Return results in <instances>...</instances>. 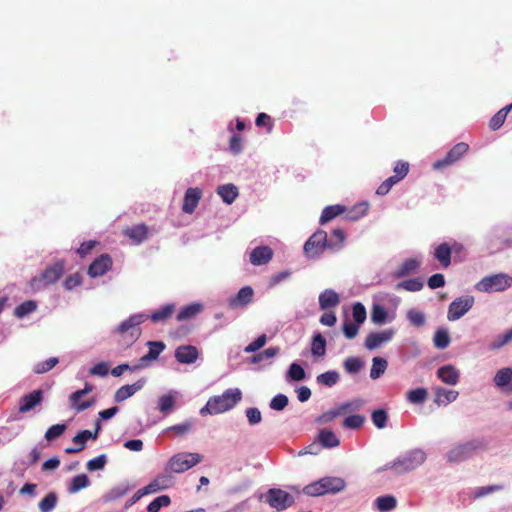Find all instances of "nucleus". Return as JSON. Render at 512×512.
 I'll return each mask as SVG.
<instances>
[{
    "label": "nucleus",
    "mask_w": 512,
    "mask_h": 512,
    "mask_svg": "<svg viewBox=\"0 0 512 512\" xmlns=\"http://www.w3.org/2000/svg\"><path fill=\"white\" fill-rule=\"evenodd\" d=\"M242 400V392L239 388H229L221 395L212 396L206 405L200 409L201 415H216L234 408Z\"/></svg>",
    "instance_id": "nucleus-1"
},
{
    "label": "nucleus",
    "mask_w": 512,
    "mask_h": 512,
    "mask_svg": "<svg viewBox=\"0 0 512 512\" xmlns=\"http://www.w3.org/2000/svg\"><path fill=\"white\" fill-rule=\"evenodd\" d=\"M147 319L144 314H134L120 323L115 333L119 336L118 343L123 347H130L138 340L141 330L138 327Z\"/></svg>",
    "instance_id": "nucleus-2"
},
{
    "label": "nucleus",
    "mask_w": 512,
    "mask_h": 512,
    "mask_svg": "<svg viewBox=\"0 0 512 512\" xmlns=\"http://www.w3.org/2000/svg\"><path fill=\"white\" fill-rule=\"evenodd\" d=\"M65 262L58 260L52 265L47 266L40 275L33 277L29 281V286L33 292H39L49 285L56 283L64 274Z\"/></svg>",
    "instance_id": "nucleus-3"
},
{
    "label": "nucleus",
    "mask_w": 512,
    "mask_h": 512,
    "mask_svg": "<svg viewBox=\"0 0 512 512\" xmlns=\"http://www.w3.org/2000/svg\"><path fill=\"white\" fill-rule=\"evenodd\" d=\"M486 447L487 442L484 439H473L465 443H460L448 451L447 459L449 462L453 463L462 462L485 450Z\"/></svg>",
    "instance_id": "nucleus-4"
},
{
    "label": "nucleus",
    "mask_w": 512,
    "mask_h": 512,
    "mask_svg": "<svg viewBox=\"0 0 512 512\" xmlns=\"http://www.w3.org/2000/svg\"><path fill=\"white\" fill-rule=\"evenodd\" d=\"M425 459V453L420 449H415L398 458L391 464L386 465V469H394L396 473L399 474L406 473L422 465Z\"/></svg>",
    "instance_id": "nucleus-5"
},
{
    "label": "nucleus",
    "mask_w": 512,
    "mask_h": 512,
    "mask_svg": "<svg viewBox=\"0 0 512 512\" xmlns=\"http://www.w3.org/2000/svg\"><path fill=\"white\" fill-rule=\"evenodd\" d=\"M203 456L199 453L181 452L173 455L166 464L172 473H183L199 464Z\"/></svg>",
    "instance_id": "nucleus-6"
},
{
    "label": "nucleus",
    "mask_w": 512,
    "mask_h": 512,
    "mask_svg": "<svg viewBox=\"0 0 512 512\" xmlns=\"http://www.w3.org/2000/svg\"><path fill=\"white\" fill-rule=\"evenodd\" d=\"M332 241H328L324 230H317L304 244V253L309 258L319 257L326 248H334Z\"/></svg>",
    "instance_id": "nucleus-7"
},
{
    "label": "nucleus",
    "mask_w": 512,
    "mask_h": 512,
    "mask_svg": "<svg viewBox=\"0 0 512 512\" xmlns=\"http://www.w3.org/2000/svg\"><path fill=\"white\" fill-rule=\"evenodd\" d=\"M512 278L504 273L484 277L477 283L476 288L482 292H499L509 288Z\"/></svg>",
    "instance_id": "nucleus-8"
},
{
    "label": "nucleus",
    "mask_w": 512,
    "mask_h": 512,
    "mask_svg": "<svg viewBox=\"0 0 512 512\" xmlns=\"http://www.w3.org/2000/svg\"><path fill=\"white\" fill-rule=\"evenodd\" d=\"M469 150V145L465 142H459L454 145L447 154L432 165L434 170H443L448 166L459 161Z\"/></svg>",
    "instance_id": "nucleus-9"
},
{
    "label": "nucleus",
    "mask_w": 512,
    "mask_h": 512,
    "mask_svg": "<svg viewBox=\"0 0 512 512\" xmlns=\"http://www.w3.org/2000/svg\"><path fill=\"white\" fill-rule=\"evenodd\" d=\"M266 502L272 508L281 511L290 507L294 503V498L282 489L272 488L266 494Z\"/></svg>",
    "instance_id": "nucleus-10"
},
{
    "label": "nucleus",
    "mask_w": 512,
    "mask_h": 512,
    "mask_svg": "<svg viewBox=\"0 0 512 512\" xmlns=\"http://www.w3.org/2000/svg\"><path fill=\"white\" fill-rule=\"evenodd\" d=\"M474 297L473 296H462L456 298L452 301L448 307L447 318L450 321H455L460 319L463 315H465L473 306Z\"/></svg>",
    "instance_id": "nucleus-11"
},
{
    "label": "nucleus",
    "mask_w": 512,
    "mask_h": 512,
    "mask_svg": "<svg viewBox=\"0 0 512 512\" xmlns=\"http://www.w3.org/2000/svg\"><path fill=\"white\" fill-rule=\"evenodd\" d=\"M112 264V258L109 254H101L90 264L87 273L92 278L102 276L111 269Z\"/></svg>",
    "instance_id": "nucleus-12"
},
{
    "label": "nucleus",
    "mask_w": 512,
    "mask_h": 512,
    "mask_svg": "<svg viewBox=\"0 0 512 512\" xmlns=\"http://www.w3.org/2000/svg\"><path fill=\"white\" fill-rule=\"evenodd\" d=\"M175 484L173 473L165 467L164 473L156 476L148 485H146L150 493L166 490Z\"/></svg>",
    "instance_id": "nucleus-13"
},
{
    "label": "nucleus",
    "mask_w": 512,
    "mask_h": 512,
    "mask_svg": "<svg viewBox=\"0 0 512 512\" xmlns=\"http://www.w3.org/2000/svg\"><path fill=\"white\" fill-rule=\"evenodd\" d=\"M202 198V190L198 187H190L186 190L182 210L187 214H192Z\"/></svg>",
    "instance_id": "nucleus-14"
},
{
    "label": "nucleus",
    "mask_w": 512,
    "mask_h": 512,
    "mask_svg": "<svg viewBox=\"0 0 512 512\" xmlns=\"http://www.w3.org/2000/svg\"><path fill=\"white\" fill-rule=\"evenodd\" d=\"M393 329H387L381 332H372L365 339V347L368 350H374L383 343L390 341L394 336Z\"/></svg>",
    "instance_id": "nucleus-15"
},
{
    "label": "nucleus",
    "mask_w": 512,
    "mask_h": 512,
    "mask_svg": "<svg viewBox=\"0 0 512 512\" xmlns=\"http://www.w3.org/2000/svg\"><path fill=\"white\" fill-rule=\"evenodd\" d=\"M43 401V391L38 389L21 397L19 402V412L26 413L34 409Z\"/></svg>",
    "instance_id": "nucleus-16"
},
{
    "label": "nucleus",
    "mask_w": 512,
    "mask_h": 512,
    "mask_svg": "<svg viewBox=\"0 0 512 512\" xmlns=\"http://www.w3.org/2000/svg\"><path fill=\"white\" fill-rule=\"evenodd\" d=\"M254 290L250 286L242 287L238 293L228 300L231 308L245 307L253 301Z\"/></svg>",
    "instance_id": "nucleus-17"
},
{
    "label": "nucleus",
    "mask_w": 512,
    "mask_h": 512,
    "mask_svg": "<svg viewBox=\"0 0 512 512\" xmlns=\"http://www.w3.org/2000/svg\"><path fill=\"white\" fill-rule=\"evenodd\" d=\"M123 234L128 237L134 244H141L148 238L149 228L144 223L126 227Z\"/></svg>",
    "instance_id": "nucleus-18"
},
{
    "label": "nucleus",
    "mask_w": 512,
    "mask_h": 512,
    "mask_svg": "<svg viewBox=\"0 0 512 512\" xmlns=\"http://www.w3.org/2000/svg\"><path fill=\"white\" fill-rule=\"evenodd\" d=\"M145 383H146V380L143 378V379H139L138 381H136L135 383H133L131 385H124V386L120 387L115 392V395H114L115 402L121 403V402L125 401L126 399H128L129 397L133 396L137 391L141 390L144 387Z\"/></svg>",
    "instance_id": "nucleus-19"
},
{
    "label": "nucleus",
    "mask_w": 512,
    "mask_h": 512,
    "mask_svg": "<svg viewBox=\"0 0 512 512\" xmlns=\"http://www.w3.org/2000/svg\"><path fill=\"white\" fill-rule=\"evenodd\" d=\"M198 350L195 346L184 345L179 346L175 350V358L179 363L192 364L198 359Z\"/></svg>",
    "instance_id": "nucleus-20"
},
{
    "label": "nucleus",
    "mask_w": 512,
    "mask_h": 512,
    "mask_svg": "<svg viewBox=\"0 0 512 512\" xmlns=\"http://www.w3.org/2000/svg\"><path fill=\"white\" fill-rule=\"evenodd\" d=\"M273 257V250L269 246H259L250 253V262L255 266L267 264Z\"/></svg>",
    "instance_id": "nucleus-21"
},
{
    "label": "nucleus",
    "mask_w": 512,
    "mask_h": 512,
    "mask_svg": "<svg viewBox=\"0 0 512 512\" xmlns=\"http://www.w3.org/2000/svg\"><path fill=\"white\" fill-rule=\"evenodd\" d=\"M339 303V295L332 289H326L319 295V306L322 310L336 307Z\"/></svg>",
    "instance_id": "nucleus-22"
},
{
    "label": "nucleus",
    "mask_w": 512,
    "mask_h": 512,
    "mask_svg": "<svg viewBox=\"0 0 512 512\" xmlns=\"http://www.w3.org/2000/svg\"><path fill=\"white\" fill-rule=\"evenodd\" d=\"M437 376L448 385H456L459 381V372L452 365H446L439 368Z\"/></svg>",
    "instance_id": "nucleus-23"
},
{
    "label": "nucleus",
    "mask_w": 512,
    "mask_h": 512,
    "mask_svg": "<svg viewBox=\"0 0 512 512\" xmlns=\"http://www.w3.org/2000/svg\"><path fill=\"white\" fill-rule=\"evenodd\" d=\"M452 248L446 242L441 243L435 248L434 257L439 261L443 268H448L451 264Z\"/></svg>",
    "instance_id": "nucleus-24"
},
{
    "label": "nucleus",
    "mask_w": 512,
    "mask_h": 512,
    "mask_svg": "<svg viewBox=\"0 0 512 512\" xmlns=\"http://www.w3.org/2000/svg\"><path fill=\"white\" fill-rule=\"evenodd\" d=\"M216 191L226 204H232L239 195L238 188L231 183L218 186Z\"/></svg>",
    "instance_id": "nucleus-25"
},
{
    "label": "nucleus",
    "mask_w": 512,
    "mask_h": 512,
    "mask_svg": "<svg viewBox=\"0 0 512 512\" xmlns=\"http://www.w3.org/2000/svg\"><path fill=\"white\" fill-rule=\"evenodd\" d=\"M420 266V262L415 258H408L404 260L401 265L394 271L395 278H402L415 272Z\"/></svg>",
    "instance_id": "nucleus-26"
},
{
    "label": "nucleus",
    "mask_w": 512,
    "mask_h": 512,
    "mask_svg": "<svg viewBox=\"0 0 512 512\" xmlns=\"http://www.w3.org/2000/svg\"><path fill=\"white\" fill-rule=\"evenodd\" d=\"M323 485L324 493H337L345 488V481L338 477H325L320 479Z\"/></svg>",
    "instance_id": "nucleus-27"
},
{
    "label": "nucleus",
    "mask_w": 512,
    "mask_h": 512,
    "mask_svg": "<svg viewBox=\"0 0 512 512\" xmlns=\"http://www.w3.org/2000/svg\"><path fill=\"white\" fill-rule=\"evenodd\" d=\"M345 211L346 207L340 204L327 206L323 209L319 222L322 225L326 224Z\"/></svg>",
    "instance_id": "nucleus-28"
},
{
    "label": "nucleus",
    "mask_w": 512,
    "mask_h": 512,
    "mask_svg": "<svg viewBox=\"0 0 512 512\" xmlns=\"http://www.w3.org/2000/svg\"><path fill=\"white\" fill-rule=\"evenodd\" d=\"M149 351L146 355L140 358L141 364H145L148 361L156 360L160 353L165 349V344L161 341H149L148 343Z\"/></svg>",
    "instance_id": "nucleus-29"
},
{
    "label": "nucleus",
    "mask_w": 512,
    "mask_h": 512,
    "mask_svg": "<svg viewBox=\"0 0 512 512\" xmlns=\"http://www.w3.org/2000/svg\"><path fill=\"white\" fill-rule=\"evenodd\" d=\"M203 310L202 304L199 303H191L187 306H184L177 314L176 318L178 321H186L194 318L197 314H199Z\"/></svg>",
    "instance_id": "nucleus-30"
},
{
    "label": "nucleus",
    "mask_w": 512,
    "mask_h": 512,
    "mask_svg": "<svg viewBox=\"0 0 512 512\" xmlns=\"http://www.w3.org/2000/svg\"><path fill=\"white\" fill-rule=\"evenodd\" d=\"M458 397V392L455 390H448L445 388H438L435 392V402L438 405H447L455 401Z\"/></svg>",
    "instance_id": "nucleus-31"
},
{
    "label": "nucleus",
    "mask_w": 512,
    "mask_h": 512,
    "mask_svg": "<svg viewBox=\"0 0 512 512\" xmlns=\"http://www.w3.org/2000/svg\"><path fill=\"white\" fill-rule=\"evenodd\" d=\"M318 440L322 444V446L326 448L337 447L340 444V441L335 435V433L329 429H322L319 432Z\"/></svg>",
    "instance_id": "nucleus-32"
},
{
    "label": "nucleus",
    "mask_w": 512,
    "mask_h": 512,
    "mask_svg": "<svg viewBox=\"0 0 512 512\" xmlns=\"http://www.w3.org/2000/svg\"><path fill=\"white\" fill-rule=\"evenodd\" d=\"M175 306L173 304H167L160 309L154 311L151 313V315L146 316L147 318H150L152 322H163L169 319L173 312H174Z\"/></svg>",
    "instance_id": "nucleus-33"
},
{
    "label": "nucleus",
    "mask_w": 512,
    "mask_h": 512,
    "mask_svg": "<svg viewBox=\"0 0 512 512\" xmlns=\"http://www.w3.org/2000/svg\"><path fill=\"white\" fill-rule=\"evenodd\" d=\"M175 402V393L169 392L167 394H164L158 400V409L160 410L161 413L168 414L174 409Z\"/></svg>",
    "instance_id": "nucleus-34"
},
{
    "label": "nucleus",
    "mask_w": 512,
    "mask_h": 512,
    "mask_svg": "<svg viewBox=\"0 0 512 512\" xmlns=\"http://www.w3.org/2000/svg\"><path fill=\"white\" fill-rule=\"evenodd\" d=\"M37 307H38V305L35 300H26L23 303L16 306V308L14 310V316L19 319H22V318L26 317L27 315L36 311Z\"/></svg>",
    "instance_id": "nucleus-35"
},
{
    "label": "nucleus",
    "mask_w": 512,
    "mask_h": 512,
    "mask_svg": "<svg viewBox=\"0 0 512 512\" xmlns=\"http://www.w3.org/2000/svg\"><path fill=\"white\" fill-rule=\"evenodd\" d=\"M396 504V498L391 495L380 496L375 500V505L381 512L393 510L396 507Z\"/></svg>",
    "instance_id": "nucleus-36"
},
{
    "label": "nucleus",
    "mask_w": 512,
    "mask_h": 512,
    "mask_svg": "<svg viewBox=\"0 0 512 512\" xmlns=\"http://www.w3.org/2000/svg\"><path fill=\"white\" fill-rule=\"evenodd\" d=\"M311 352L314 356H324L326 353V340L322 334L317 333L314 335L312 344H311Z\"/></svg>",
    "instance_id": "nucleus-37"
},
{
    "label": "nucleus",
    "mask_w": 512,
    "mask_h": 512,
    "mask_svg": "<svg viewBox=\"0 0 512 512\" xmlns=\"http://www.w3.org/2000/svg\"><path fill=\"white\" fill-rule=\"evenodd\" d=\"M83 396H76L75 397V392L72 393L70 396H69V402H70V405L71 407L76 410L77 412H81V411H84L88 408H90L91 406L94 405L95 403V400L94 398H91V399H88V400H85V401H80V399L82 398Z\"/></svg>",
    "instance_id": "nucleus-38"
},
{
    "label": "nucleus",
    "mask_w": 512,
    "mask_h": 512,
    "mask_svg": "<svg viewBox=\"0 0 512 512\" xmlns=\"http://www.w3.org/2000/svg\"><path fill=\"white\" fill-rule=\"evenodd\" d=\"M387 361L381 357H374L372 360V367L370 370V377L372 379L379 378L382 374L385 373L387 369Z\"/></svg>",
    "instance_id": "nucleus-39"
},
{
    "label": "nucleus",
    "mask_w": 512,
    "mask_h": 512,
    "mask_svg": "<svg viewBox=\"0 0 512 512\" xmlns=\"http://www.w3.org/2000/svg\"><path fill=\"white\" fill-rule=\"evenodd\" d=\"M512 109V104L499 110L490 120L489 127L492 130H498L505 122L508 112Z\"/></svg>",
    "instance_id": "nucleus-40"
},
{
    "label": "nucleus",
    "mask_w": 512,
    "mask_h": 512,
    "mask_svg": "<svg viewBox=\"0 0 512 512\" xmlns=\"http://www.w3.org/2000/svg\"><path fill=\"white\" fill-rule=\"evenodd\" d=\"M512 380V368L506 367L500 369L495 377H494V383L498 387H505L508 386L509 383Z\"/></svg>",
    "instance_id": "nucleus-41"
},
{
    "label": "nucleus",
    "mask_w": 512,
    "mask_h": 512,
    "mask_svg": "<svg viewBox=\"0 0 512 512\" xmlns=\"http://www.w3.org/2000/svg\"><path fill=\"white\" fill-rule=\"evenodd\" d=\"M423 282L419 278L407 279L396 285V290H406L410 292L420 291L423 288Z\"/></svg>",
    "instance_id": "nucleus-42"
},
{
    "label": "nucleus",
    "mask_w": 512,
    "mask_h": 512,
    "mask_svg": "<svg viewBox=\"0 0 512 512\" xmlns=\"http://www.w3.org/2000/svg\"><path fill=\"white\" fill-rule=\"evenodd\" d=\"M58 502V497L55 492H49L40 502L39 510L41 512H51Z\"/></svg>",
    "instance_id": "nucleus-43"
},
{
    "label": "nucleus",
    "mask_w": 512,
    "mask_h": 512,
    "mask_svg": "<svg viewBox=\"0 0 512 512\" xmlns=\"http://www.w3.org/2000/svg\"><path fill=\"white\" fill-rule=\"evenodd\" d=\"M368 209V203H358L346 214V218L352 221H357L368 212Z\"/></svg>",
    "instance_id": "nucleus-44"
},
{
    "label": "nucleus",
    "mask_w": 512,
    "mask_h": 512,
    "mask_svg": "<svg viewBox=\"0 0 512 512\" xmlns=\"http://www.w3.org/2000/svg\"><path fill=\"white\" fill-rule=\"evenodd\" d=\"M339 381V373L336 371H327L317 376V382L332 387Z\"/></svg>",
    "instance_id": "nucleus-45"
},
{
    "label": "nucleus",
    "mask_w": 512,
    "mask_h": 512,
    "mask_svg": "<svg viewBox=\"0 0 512 512\" xmlns=\"http://www.w3.org/2000/svg\"><path fill=\"white\" fill-rule=\"evenodd\" d=\"M58 363H59V359L57 357H50L49 359H47L43 362L37 363L34 366L33 371L36 374H43V373H46V372H49L50 370H52Z\"/></svg>",
    "instance_id": "nucleus-46"
},
{
    "label": "nucleus",
    "mask_w": 512,
    "mask_h": 512,
    "mask_svg": "<svg viewBox=\"0 0 512 512\" xmlns=\"http://www.w3.org/2000/svg\"><path fill=\"white\" fill-rule=\"evenodd\" d=\"M372 422L378 429L387 426L388 413L384 409H376L371 414Z\"/></svg>",
    "instance_id": "nucleus-47"
},
{
    "label": "nucleus",
    "mask_w": 512,
    "mask_h": 512,
    "mask_svg": "<svg viewBox=\"0 0 512 512\" xmlns=\"http://www.w3.org/2000/svg\"><path fill=\"white\" fill-rule=\"evenodd\" d=\"M365 420L363 415H350L343 420L342 426L348 429H359L363 426Z\"/></svg>",
    "instance_id": "nucleus-48"
},
{
    "label": "nucleus",
    "mask_w": 512,
    "mask_h": 512,
    "mask_svg": "<svg viewBox=\"0 0 512 512\" xmlns=\"http://www.w3.org/2000/svg\"><path fill=\"white\" fill-rule=\"evenodd\" d=\"M88 485H89V479L86 474L77 475V476L73 477V479L71 481V484L69 487V492L76 493V492L80 491L81 489L86 488Z\"/></svg>",
    "instance_id": "nucleus-49"
},
{
    "label": "nucleus",
    "mask_w": 512,
    "mask_h": 512,
    "mask_svg": "<svg viewBox=\"0 0 512 512\" xmlns=\"http://www.w3.org/2000/svg\"><path fill=\"white\" fill-rule=\"evenodd\" d=\"M433 341H434V345L437 348H439V349L447 348L449 343H450V337H449V334H448L447 330H445V329H438L435 332Z\"/></svg>",
    "instance_id": "nucleus-50"
},
{
    "label": "nucleus",
    "mask_w": 512,
    "mask_h": 512,
    "mask_svg": "<svg viewBox=\"0 0 512 512\" xmlns=\"http://www.w3.org/2000/svg\"><path fill=\"white\" fill-rule=\"evenodd\" d=\"M427 390L425 388H417L407 393V400L413 404H421L427 398Z\"/></svg>",
    "instance_id": "nucleus-51"
},
{
    "label": "nucleus",
    "mask_w": 512,
    "mask_h": 512,
    "mask_svg": "<svg viewBox=\"0 0 512 512\" xmlns=\"http://www.w3.org/2000/svg\"><path fill=\"white\" fill-rule=\"evenodd\" d=\"M171 503L168 495L156 497L147 507L148 512H158L162 507H166Z\"/></svg>",
    "instance_id": "nucleus-52"
},
{
    "label": "nucleus",
    "mask_w": 512,
    "mask_h": 512,
    "mask_svg": "<svg viewBox=\"0 0 512 512\" xmlns=\"http://www.w3.org/2000/svg\"><path fill=\"white\" fill-rule=\"evenodd\" d=\"M407 319L411 325L421 327L425 324V315L417 309H410L407 312Z\"/></svg>",
    "instance_id": "nucleus-53"
},
{
    "label": "nucleus",
    "mask_w": 512,
    "mask_h": 512,
    "mask_svg": "<svg viewBox=\"0 0 512 512\" xmlns=\"http://www.w3.org/2000/svg\"><path fill=\"white\" fill-rule=\"evenodd\" d=\"M306 373L301 365L292 363L287 372V377L292 381H301L305 378Z\"/></svg>",
    "instance_id": "nucleus-54"
},
{
    "label": "nucleus",
    "mask_w": 512,
    "mask_h": 512,
    "mask_svg": "<svg viewBox=\"0 0 512 512\" xmlns=\"http://www.w3.org/2000/svg\"><path fill=\"white\" fill-rule=\"evenodd\" d=\"M363 367V361L358 357H348L344 361V368L348 373H358Z\"/></svg>",
    "instance_id": "nucleus-55"
},
{
    "label": "nucleus",
    "mask_w": 512,
    "mask_h": 512,
    "mask_svg": "<svg viewBox=\"0 0 512 512\" xmlns=\"http://www.w3.org/2000/svg\"><path fill=\"white\" fill-rule=\"evenodd\" d=\"M89 439L96 440V435L92 434V431L90 430H82L73 437L72 441L77 444L78 447H82L83 450L85 448L86 441Z\"/></svg>",
    "instance_id": "nucleus-56"
},
{
    "label": "nucleus",
    "mask_w": 512,
    "mask_h": 512,
    "mask_svg": "<svg viewBox=\"0 0 512 512\" xmlns=\"http://www.w3.org/2000/svg\"><path fill=\"white\" fill-rule=\"evenodd\" d=\"M364 405L362 399H353L351 401L344 402L339 405L338 409L341 414H345L351 411H357Z\"/></svg>",
    "instance_id": "nucleus-57"
},
{
    "label": "nucleus",
    "mask_w": 512,
    "mask_h": 512,
    "mask_svg": "<svg viewBox=\"0 0 512 512\" xmlns=\"http://www.w3.org/2000/svg\"><path fill=\"white\" fill-rule=\"evenodd\" d=\"M387 319V311L382 305H374L371 311V320L376 324H382Z\"/></svg>",
    "instance_id": "nucleus-58"
},
{
    "label": "nucleus",
    "mask_w": 512,
    "mask_h": 512,
    "mask_svg": "<svg viewBox=\"0 0 512 512\" xmlns=\"http://www.w3.org/2000/svg\"><path fill=\"white\" fill-rule=\"evenodd\" d=\"M303 492L308 496H322L324 495L323 485L321 480L315 481L303 488Z\"/></svg>",
    "instance_id": "nucleus-59"
},
{
    "label": "nucleus",
    "mask_w": 512,
    "mask_h": 512,
    "mask_svg": "<svg viewBox=\"0 0 512 512\" xmlns=\"http://www.w3.org/2000/svg\"><path fill=\"white\" fill-rule=\"evenodd\" d=\"M193 428V422L191 420H186L183 423L176 424L173 426H170L167 431H172L178 436H183L187 433H189Z\"/></svg>",
    "instance_id": "nucleus-60"
},
{
    "label": "nucleus",
    "mask_w": 512,
    "mask_h": 512,
    "mask_svg": "<svg viewBox=\"0 0 512 512\" xmlns=\"http://www.w3.org/2000/svg\"><path fill=\"white\" fill-rule=\"evenodd\" d=\"M66 428L67 427H66L65 424H55V425H52L45 432V438L48 441H52V440L60 437L65 432Z\"/></svg>",
    "instance_id": "nucleus-61"
},
{
    "label": "nucleus",
    "mask_w": 512,
    "mask_h": 512,
    "mask_svg": "<svg viewBox=\"0 0 512 512\" xmlns=\"http://www.w3.org/2000/svg\"><path fill=\"white\" fill-rule=\"evenodd\" d=\"M352 315L355 323L362 324L366 320V309L364 305L360 302H357L352 307Z\"/></svg>",
    "instance_id": "nucleus-62"
},
{
    "label": "nucleus",
    "mask_w": 512,
    "mask_h": 512,
    "mask_svg": "<svg viewBox=\"0 0 512 512\" xmlns=\"http://www.w3.org/2000/svg\"><path fill=\"white\" fill-rule=\"evenodd\" d=\"M106 463H107L106 455L101 454V455L89 460L87 462L86 467L89 471H96V470L103 469L105 467Z\"/></svg>",
    "instance_id": "nucleus-63"
},
{
    "label": "nucleus",
    "mask_w": 512,
    "mask_h": 512,
    "mask_svg": "<svg viewBox=\"0 0 512 512\" xmlns=\"http://www.w3.org/2000/svg\"><path fill=\"white\" fill-rule=\"evenodd\" d=\"M288 397L284 394H277L270 402V408L276 411L283 410L288 405Z\"/></svg>",
    "instance_id": "nucleus-64"
}]
</instances>
